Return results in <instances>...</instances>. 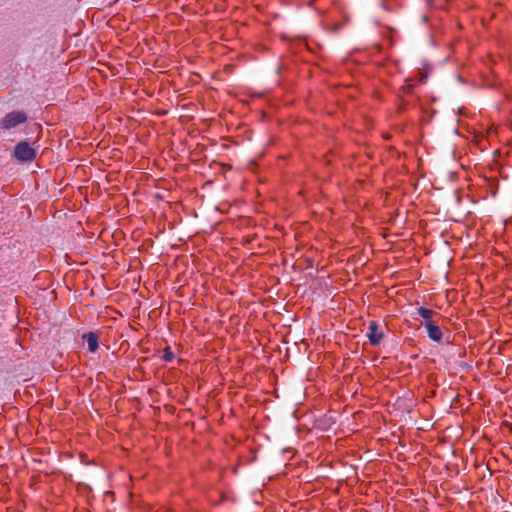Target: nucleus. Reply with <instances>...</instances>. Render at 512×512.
<instances>
[{"mask_svg": "<svg viewBox=\"0 0 512 512\" xmlns=\"http://www.w3.org/2000/svg\"><path fill=\"white\" fill-rule=\"evenodd\" d=\"M27 120L25 113L20 111H13L8 113L1 121V127L4 129H11L17 125L24 123Z\"/></svg>", "mask_w": 512, "mask_h": 512, "instance_id": "1", "label": "nucleus"}, {"mask_svg": "<svg viewBox=\"0 0 512 512\" xmlns=\"http://www.w3.org/2000/svg\"><path fill=\"white\" fill-rule=\"evenodd\" d=\"M14 154L18 160L23 162H30L36 156L35 150L27 142L17 144Z\"/></svg>", "mask_w": 512, "mask_h": 512, "instance_id": "2", "label": "nucleus"}, {"mask_svg": "<svg viewBox=\"0 0 512 512\" xmlns=\"http://www.w3.org/2000/svg\"><path fill=\"white\" fill-rule=\"evenodd\" d=\"M384 336V327L377 321H371L367 328V337L369 342L376 346L380 344Z\"/></svg>", "mask_w": 512, "mask_h": 512, "instance_id": "3", "label": "nucleus"}, {"mask_svg": "<svg viewBox=\"0 0 512 512\" xmlns=\"http://www.w3.org/2000/svg\"><path fill=\"white\" fill-rule=\"evenodd\" d=\"M99 333L97 331H90L82 335V339L87 344L90 352H95L99 347Z\"/></svg>", "mask_w": 512, "mask_h": 512, "instance_id": "4", "label": "nucleus"}, {"mask_svg": "<svg viewBox=\"0 0 512 512\" xmlns=\"http://www.w3.org/2000/svg\"><path fill=\"white\" fill-rule=\"evenodd\" d=\"M428 336L434 341H440L442 338V332L440 328L434 322L424 323Z\"/></svg>", "mask_w": 512, "mask_h": 512, "instance_id": "5", "label": "nucleus"}, {"mask_svg": "<svg viewBox=\"0 0 512 512\" xmlns=\"http://www.w3.org/2000/svg\"><path fill=\"white\" fill-rule=\"evenodd\" d=\"M417 313L425 320V323L433 322L432 317L436 314L433 310H430L425 307H419L417 309Z\"/></svg>", "mask_w": 512, "mask_h": 512, "instance_id": "6", "label": "nucleus"}, {"mask_svg": "<svg viewBox=\"0 0 512 512\" xmlns=\"http://www.w3.org/2000/svg\"><path fill=\"white\" fill-rule=\"evenodd\" d=\"M175 354H163V360L166 362H170L174 359Z\"/></svg>", "mask_w": 512, "mask_h": 512, "instance_id": "7", "label": "nucleus"}, {"mask_svg": "<svg viewBox=\"0 0 512 512\" xmlns=\"http://www.w3.org/2000/svg\"><path fill=\"white\" fill-rule=\"evenodd\" d=\"M162 352H164V353L170 352V347H169V346H166V347L163 349V351H162Z\"/></svg>", "mask_w": 512, "mask_h": 512, "instance_id": "8", "label": "nucleus"}]
</instances>
